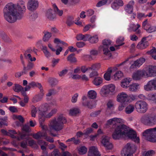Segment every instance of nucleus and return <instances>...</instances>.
<instances>
[{
  "label": "nucleus",
  "mask_w": 156,
  "mask_h": 156,
  "mask_svg": "<svg viewBox=\"0 0 156 156\" xmlns=\"http://www.w3.org/2000/svg\"><path fill=\"white\" fill-rule=\"evenodd\" d=\"M26 10L25 2L23 1H19L16 4L9 3L3 9L4 17L9 23H13L23 17Z\"/></svg>",
  "instance_id": "nucleus-1"
},
{
  "label": "nucleus",
  "mask_w": 156,
  "mask_h": 156,
  "mask_svg": "<svg viewBox=\"0 0 156 156\" xmlns=\"http://www.w3.org/2000/svg\"><path fill=\"white\" fill-rule=\"evenodd\" d=\"M112 136L115 140H119L125 136H128L136 143L140 142L139 137L136 136L135 131L130 130L128 127L124 124L120 125L115 128Z\"/></svg>",
  "instance_id": "nucleus-2"
},
{
  "label": "nucleus",
  "mask_w": 156,
  "mask_h": 156,
  "mask_svg": "<svg viewBox=\"0 0 156 156\" xmlns=\"http://www.w3.org/2000/svg\"><path fill=\"white\" fill-rule=\"evenodd\" d=\"M66 122V120L64 116L62 115H59L51 121L49 125V128L48 130L52 136H56L57 135L53 133L52 130L59 131L62 130L63 128L64 124Z\"/></svg>",
  "instance_id": "nucleus-3"
},
{
  "label": "nucleus",
  "mask_w": 156,
  "mask_h": 156,
  "mask_svg": "<svg viewBox=\"0 0 156 156\" xmlns=\"http://www.w3.org/2000/svg\"><path fill=\"white\" fill-rule=\"evenodd\" d=\"M143 135L145 136L148 141L153 143L156 142V127L146 129L143 133Z\"/></svg>",
  "instance_id": "nucleus-4"
},
{
  "label": "nucleus",
  "mask_w": 156,
  "mask_h": 156,
  "mask_svg": "<svg viewBox=\"0 0 156 156\" xmlns=\"http://www.w3.org/2000/svg\"><path fill=\"white\" fill-rule=\"evenodd\" d=\"M148 104L143 100L137 101L135 105L136 111L139 113H146L148 109Z\"/></svg>",
  "instance_id": "nucleus-5"
},
{
  "label": "nucleus",
  "mask_w": 156,
  "mask_h": 156,
  "mask_svg": "<svg viewBox=\"0 0 156 156\" xmlns=\"http://www.w3.org/2000/svg\"><path fill=\"white\" fill-rule=\"evenodd\" d=\"M39 2L37 0H29L27 4V9L30 11H33L38 7Z\"/></svg>",
  "instance_id": "nucleus-6"
},
{
  "label": "nucleus",
  "mask_w": 156,
  "mask_h": 156,
  "mask_svg": "<svg viewBox=\"0 0 156 156\" xmlns=\"http://www.w3.org/2000/svg\"><path fill=\"white\" fill-rule=\"evenodd\" d=\"M129 99V97L126 93L122 92L119 93L117 96V100L118 101L125 103L128 102Z\"/></svg>",
  "instance_id": "nucleus-7"
},
{
  "label": "nucleus",
  "mask_w": 156,
  "mask_h": 156,
  "mask_svg": "<svg viewBox=\"0 0 156 156\" xmlns=\"http://www.w3.org/2000/svg\"><path fill=\"white\" fill-rule=\"evenodd\" d=\"M101 143L107 149L110 150L112 148V145L110 141L109 137L108 136H103Z\"/></svg>",
  "instance_id": "nucleus-8"
},
{
  "label": "nucleus",
  "mask_w": 156,
  "mask_h": 156,
  "mask_svg": "<svg viewBox=\"0 0 156 156\" xmlns=\"http://www.w3.org/2000/svg\"><path fill=\"white\" fill-rule=\"evenodd\" d=\"M137 147L134 144L128 143L125 146L122 151L126 152L134 153L136 151Z\"/></svg>",
  "instance_id": "nucleus-9"
},
{
  "label": "nucleus",
  "mask_w": 156,
  "mask_h": 156,
  "mask_svg": "<svg viewBox=\"0 0 156 156\" xmlns=\"http://www.w3.org/2000/svg\"><path fill=\"white\" fill-rule=\"evenodd\" d=\"M144 89L145 90L148 91L156 90L154 79L149 81L147 84L144 86Z\"/></svg>",
  "instance_id": "nucleus-10"
},
{
  "label": "nucleus",
  "mask_w": 156,
  "mask_h": 156,
  "mask_svg": "<svg viewBox=\"0 0 156 156\" xmlns=\"http://www.w3.org/2000/svg\"><path fill=\"white\" fill-rule=\"evenodd\" d=\"M88 156H101L98 149L96 147H90L88 153Z\"/></svg>",
  "instance_id": "nucleus-11"
},
{
  "label": "nucleus",
  "mask_w": 156,
  "mask_h": 156,
  "mask_svg": "<svg viewBox=\"0 0 156 156\" xmlns=\"http://www.w3.org/2000/svg\"><path fill=\"white\" fill-rule=\"evenodd\" d=\"M102 43L104 53V54L107 55L110 52L108 48L109 46L111 44V41L109 40L105 39L103 41Z\"/></svg>",
  "instance_id": "nucleus-12"
},
{
  "label": "nucleus",
  "mask_w": 156,
  "mask_h": 156,
  "mask_svg": "<svg viewBox=\"0 0 156 156\" xmlns=\"http://www.w3.org/2000/svg\"><path fill=\"white\" fill-rule=\"evenodd\" d=\"M144 76V74L143 70H137L132 75L133 79L136 80L141 79Z\"/></svg>",
  "instance_id": "nucleus-13"
},
{
  "label": "nucleus",
  "mask_w": 156,
  "mask_h": 156,
  "mask_svg": "<svg viewBox=\"0 0 156 156\" xmlns=\"http://www.w3.org/2000/svg\"><path fill=\"white\" fill-rule=\"evenodd\" d=\"M145 59L144 58H140L135 61L130 66V69H132L139 67L145 62Z\"/></svg>",
  "instance_id": "nucleus-14"
},
{
  "label": "nucleus",
  "mask_w": 156,
  "mask_h": 156,
  "mask_svg": "<svg viewBox=\"0 0 156 156\" xmlns=\"http://www.w3.org/2000/svg\"><path fill=\"white\" fill-rule=\"evenodd\" d=\"M134 2L133 1H131L125 6L124 10L128 14L132 13L133 11V6Z\"/></svg>",
  "instance_id": "nucleus-15"
},
{
  "label": "nucleus",
  "mask_w": 156,
  "mask_h": 156,
  "mask_svg": "<svg viewBox=\"0 0 156 156\" xmlns=\"http://www.w3.org/2000/svg\"><path fill=\"white\" fill-rule=\"evenodd\" d=\"M124 122V120L121 118H114L110 119L107 121L108 125H115L117 123H122Z\"/></svg>",
  "instance_id": "nucleus-16"
},
{
  "label": "nucleus",
  "mask_w": 156,
  "mask_h": 156,
  "mask_svg": "<svg viewBox=\"0 0 156 156\" xmlns=\"http://www.w3.org/2000/svg\"><path fill=\"white\" fill-rule=\"evenodd\" d=\"M140 120L141 122L145 126H151L148 114H145L141 117Z\"/></svg>",
  "instance_id": "nucleus-17"
},
{
  "label": "nucleus",
  "mask_w": 156,
  "mask_h": 156,
  "mask_svg": "<svg viewBox=\"0 0 156 156\" xmlns=\"http://www.w3.org/2000/svg\"><path fill=\"white\" fill-rule=\"evenodd\" d=\"M147 37H144L141 40L137 46V48L143 49L146 48L148 45V43L147 41H146V39Z\"/></svg>",
  "instance_id": "nucleus-18"
},
{
  "label": "nucleus",
  "mask_w": 156,
  "mask_h": 156,
  "mask_svg": "<svg viewBox=\"0 0 156 156\" xmlns=\"http://www.w3.org/2000/svg\"><path fill=\"white\" fill-rule=\"evenodd\" d=\"M144 76L147 77H152L151 65H149L143 69Z\"/></svg>",
  "instance_id": "nucleus-19"
},
{
  "label": "nucleus",
  "mask_w": 156,
  "mask_h": 156,
  "mask_svg": "<svg viewBox=\"0 0 156 156\" xmlns=\"http://www.w3.org/2000/svg\"><path fill=\"white\" fill-rule=\"evenodd\" d=\"M151 126L156 124V114L152 113L148 114Z\"/></svg>",
  "instance_id": "nucleus-20"
},
{
  "label": "nucleus",
  "mask_w": 156,
  "mask_h": 156,
  "mask_svg": "<svg viewBox=\"0 0 156 156\" xmlns=\"http://www.w3.org/2000/svg\"><path fill=\"white\" fill-rule=\"evenodd\" d=\"M147 99L151 102L156 104V93L148 94Z\"/></svg>",
  "instance_id": "nucleus-21"
},
{
  "label": "nucleus",
  "mask_w": 156,
  "mask_h": 156,
  "mask_svg": "<svg viewBox=\"0 0 156 156\" xmlns=\"http://www.w3.org/2000/svg\"><path fill=\"white\" fill-rule=\"evenodd\" d=\"M131 80L130 78H126L122 80L121 83V86L124 88H127L129 87V85Z\"/></svg>",
  "instance_id": "nucleus-22"
},
{
  "label": "nucleus",
  "mask_w": 156,
  "mask_h": 156,
  "mask_svg": "<svg viewBox=\"0 0 156 156\" xmlns=\"http://www.w3.org/2000/svg\"><path fill=\"white\" fill-rule=\"evenodd\" d=\"M45 16L50 20H53L55 18V16L53 13V11L51 9H48L47 11Z\"/></svg>",
  "instance_id": "nucleus-23"
},
{
  "label": "nucleus",
  "mask_w": 156,
  "mask_h": 156,
  "mask_svg": "<svg viewBox=\"0 0 156 156\" xmlns=\"http://www.w3.org/2000/svg\"><path fill=\"white\" fill-rule=\"evenodd\" d=\"M40 93L38 95H36L32 101L33 102L36 103L37 102H38L39 101H41V99L42 98L44 94L43 93V90L42 89V91H40Z\"/></svg>",
  "instance_id": "nucleus-24"
},
{
  "label": "nucleus",
  "mask_w": 156,
  "mask_h": 156,
  "mask_svg": "<svg viewBox=\"0 0 156 156\" xmlns=\"http://www.w3.org/2000/svg\"><path fill=\"white\" fill-rule=\"evenodd\" d=\"M106 85H105L101 88L100 94L102 96H105L109 94L108 89Z\"/></svg>",
  "instance_id": "nucleus-25"
},
{
  "label": "nucleus",
  "mask_w": 156,
  "mask_h": 156,
  "mask_svg": "<svg viewBox=\"0 0 156 156\" xmlns=\"http://www.w3.org/2000/svg\"><path fill=\"white\" fill-rule=\"evenodd\" d=\"M49 107V105L47 104H45L41 105L39 108V111L40 112L39 114L40 115V113H43L47 111Z\"/></svg>",
  "instance_id": "nucleus-26"
},
{
  "label": "nucleus",
  "mask_w": 156,
  "mask_h": 156,
  "mask_svg": "<svg viewBox=\"0 0 156 156\" xmlns=\"http://www.w3.org/2000/svg\"><path fill=\"white\" fill-rule=\"evenodd\" d=\"M112 72L111 68H109L108 69L107 72L104 74V77L105 79L107 81H109L111 79V74Z\"/></svg>",
  "instance_id": "nucleus-27"
},
{
  "label": "nucleus",
  "mask_w": 156,
  "mask_h": 156,
  "mask_svg": "<svg viewBox=\"0 0 156 156\" xmlns=\"http://www.w3.org/2000/svg\"><path fill=\"white\" fill-rule=\"evenodd\" d=\"M29 85L31 86V87H37L40 89V91H42V87L40 83L32 81L29 83Z\"/></svg>",
  "instance_id": "nucleus-28"
},
{
  "label": "nucleus",
  "mask_w": 156,
  "mask_h": 156,
  "mask_svg": "<svg viewBox=\"0 0 156 156\" xmlns=\"http://www.w3.org/2000/svg\"><path fill=\"white\" fill-rule=\"evenodd\" d=\"M139 86L138 83H133L129 86V90L131 91H136L139 88Z\"/></svg>",
  "instance_id": "nucleus-29"
},
{
  "label": "nucleus",
  "mask_w": 156,
  "mask_h": 156,
  "mask_svg": "<svg viewBox=\"0 0 156 156\" xmlns=\"http://www.w3.org/2000/svg\"><path fill=\"white\" fill-rule=\"evenodd\" d=\"M134 109V106L132 105H129L126 107L125 111L126 114H129L132 113Z\"/></svg>",
  "instance_id": "nucleus-30"
},
{
  "label": "nucleus",
  "mask_w": 156,
  "mask_h": 156,
  "mask_svg": "<svg viewBox=\"0 0 156 156\" xmlns=\"http://www.w3.org/2000/svg\"><path fill=\"white\" fill-rule=\"evenodd\" d=\"M67 60L71 63H75L77 62L74 54H71L69 55L67 58Z\"/></svg>",
  "instance_id": "nucleus-31"
},
{
  "label": "nucleus",
  "mask_w": 156,
  "mask_h": 156,
  "mask_svg": "<svg viewBox=\"0 0 156 156\" xmlns=\"http://www.w3.org/2000/svg\"><path fill=\"white\" fill-rule=\"evenodd\" d=\"M39 120L40 125L42 128L44 130H46L47 129V127L43 124V122L45 121V118L43 115H41V117H39Z\"/></svg>",
  "instance_id": "nucleus-32"
},
{
  "label": "nucleus",
  "mask_w": 156,
  "mask_h": 156,
  "mask_svg": "<svg viewBox=\"0 0 156 156\" xmlns=\"http://www.w3.org/2000/svg\"><path fill=\"white\" fill-rule=\"evenodd\" d=\"M140 25L139 24L136 25L133 24L130 25L129 28V31H133L135 32L140 27Z\"/></svg>",
  "instance_id": "nucleus-33"
},
{
  "label": "nucleus",
  "mask_w": 156,
  "mask_h": 156,
  "mask_svg": "<svg viewBox=\"0 0 156 156\" xmlns=\"http://www.w3.org/2000/svg\"><path fill=\"white\" fill-rule=\"evenodd\" d=\"M113 0H102L98 2L97 4V7H101L106 4V3L109 4Z\"/></svg>",
  "instance_id": "nucleus-34"
},
{
  "label": "nucleus",
  "mask_w": 156,
  "mask_h": 156,
  "mask_svg": "<svg viewBox=\"0 0 156 156\" xmlns=\"http://www.w3.org/2000/svg\"><path fill=\"white\" fill-rule=\"evenodd\" d=\"M44 35L43 38V40L44 41H47L51 36V34L47 31H44Z\"/></svg>",
  "instance_id": "nucleus-35"
},
{
  "label": "nucleus",
  "mask_w": 156,
  "mask_h": 156,
  "mask_svg": "<svg viewBox=\"0 0 156 156\" xmlns=\"http://www.w3.org/2000/svg\"><path fill=\"white\" fill-rule=\"evenodd\" d=\"M147 53L151 55L152 58L155 60H156V48H153L151 50L147 52Z\"/></svg>",
  "instance_id": "nucleus-36"
},
{
  "label": "nucleus",
  "mask_w": 156,
  "mask_h": 156,
  "mask_svg": "<svg viewBox=\"0 0 156 156\" xmlns=\"http://www.w3.org/2000/svg\"><path fill=\"white\" fill-rule=\"evenodd\" d=\"M80 112V110L77 108H73L70 110L69 114L70 115L74 116Z\"/></svg>",
  "instance_id": "nucleus-37"
},
{
  "label": "nucleus",
  "mask_w": 156,
  "mask_h": 156,
  "mask_svg": "<svg viewBox=\"0 0 156 156\" xmlns=\"http://www.w3.org/2000/svg\"><path fill=\"white\" fill-rule=\"evenodd\" d=\"M124 41L123 38L122 37H120L118 38L116 41V44L117 45H115V46L117 49L119 48V47L124 44V43H122Z\"/></svg>",
  "instance_id": "nucleus-38"
},
{
  "label": "nucleus",
  "mask_w": 156,
  "mask_h": 156,
  "mask_svg": "<svg viewBox=\"0 0 156 156\" xmlns=\"http://www.w3.org/2000/svg\"><path fill=\"white\" fill-rule=\"evenodd\" d=\"M102 79L100 77H97L95 78L93 81L94 84L96 86L100 85L102 83Z\"/></svg>",
  "instance_id": "nucleus-39"
},
{
  "label": "nucleus",
  "mask_w": 156,
  "mask_h": 156,
  "mask_svg": "<svg viewBox=\"0 0 156 156\" xmlns=\"http://www.w3.org/2000/svg\"><path fill=\"white\" fill-rule=\"evenodd\" d=\"M123 76V73L121 71H118L114 75L113 78L115 80H117Z\"/></svg>",
  "instance_id": "nucleus-40"
},
{
  "label": "nucleus",
  "mask_w": 156,
  "mask_h": 156,
  "mask_svg": "<svg viewBox=\"0 0 156 156\" xmlns=\"http://www.w3.org/2000/svg\"><path fill=\"white\" fill-rule=\"evenodd\" d=\"M53 7L55 12L57 15L59 16H62L63 13L62 10H59L55 4H53Z\"/></svg>",
  "instance_id": "nucleus-41"
},
{
  "label": "nucleus",
  "mask_w": 156,
  "mask_h": 156,
  "mask_svg": "<svg viewBox=\"0 0 156 156\" xmlns=\"http://www.w3.org/2000/svg\"><path fill=\"white\" fill-rule=\"evenodd\" d=\"M101 67L99 63L94 64L91 66V67H89V69L91 70L96 71L98 70Z\"/></svg>",
  "instance_id": "nucleus-42"
},
{
  "label": "nucleus",
  "mask_w": 156,
  "mask_h": 156,
  "mask_svg": "<svg viewBox=\"0 0 156 156\" xmlns=\"http://www.w3.org/2000/svg\"><path fill=\"white\" fill-rule=\"evenodd\" d=\"M42 50L43 51L45 56L47 58H48L51 56V54L48 51L47 48L46 46H42Z\"/></svg>",
  "instance_id": "nucleus-43"
},
{
  "label": "nucleus",
  "mask_w": 156,
  "mask_h": 156,
  "mask_svg": "<svg viewBox=\"0 0 156 156\" xmlns=\"http://www.w3.org/2000/svg\"><path fill=\"white\" fill-rule=\"evenodd\" d=\"M13 89L15 92H19L23 90V88L19 84H16L13 87Z\"/></svg>",
  "instance_id": "nucleus-44"
},
{
  "label": "nucleus",
  "mask_w": 156,
  "mask_h": 156,
  "mask_svg": "<svg viewBox=\"0 0 156 156\" xmlns=\"http://www.w3.org/2000/svg\"><path fill=\"white\" fill-rule=\"evenodd\" d=\"M97 96L96 93L93 90H90L88 93V97L90 99H94Z\"/></svg>",
  "instance_id": "nucleus-45"
},
{
  "label": "nucleus",
  "mask_w": 156,
  "mask_h": 156,
  "mask_svg": "<svg viewBox=\"0 0 156 156\" xmlns=\"http://www.w3.org/2000/svg\"><path fill=\"white\" fill-rule=\"evenodd\" d=\"M73 142L75 144H78L80 143V140L78 139H76L75 137H73L68 139L66 140V142Z\"/></svg>",
  "instance_id": "nucleus-46"
},
{
  "label": "nucleus",
  "mask_w": 156,
  "mask_h": 156,
  "mask_svg": "<svg viewBox=\"0 0 156 156\" xmlns=\"http://www.w3.org/2000/svg\"><path fill=\"white\" fill-rule=\"evenodd\" d=\"M79 153L80 154H86L87 151V149L85 146H82L78 149Z\"/></svg>",
  "instance_id": "nucleus-47"
},
{
  "label": "nucleus",
  "mask_w": 156,
  "mask_h": 156,
  "mask_svg": "<svg viewBox=\"0 0 156 156\" xmlns=\"http://www.w3.org/2000/svg\"><path fill=\"white\" fill-rule=\"evenodd\" d=\"M149 33H151L156 31V26H151L150 24L146 30Z\"/></svg>",
  "instance_id": "nucleus-48"
},
{
  "label": "nucleus",
  "mask_w": 156,
  "mask_h": 156,
  "mask_svg": "<svg viewBox=\"0 0 156 156\" xmlns=\"http://www.w3.org/2000/svg\"><path fill=\"white\" fill-rule=\"evenodd\" d=\"M93 129L91 128H88L85 130L83 132L84 135L88 136L93 132Z\"/></svg>",
  "instance_id": "nucleus-49"
},
{
  "label": "nucleus",
  "mask_w": 156,
  "mask_h": 156,
  "mask_svg": "<svg viewBox=\"0 0 156 156\" xmlns=\"http://www.w3.org/2000/svg\"><path fill=\"white\" fill-rule=\"evenodd\" d=\"M106 86L108 89L109 93L110 92H114L115 91V87L114 84H111L106 85Z\"/></svg>",
  "instance_id": "nucleus-50"
},
{
  "label": "nucleus",
  "mask_w": 156,
  "mask_h": 156,
  "mask_svg": "<svg viewBox=\"0 0 156 156\" xmlns=\"http://www.w3.org/2000/svg\"><path fill=\"white\" fill-rule=\"evenodd\" d=\"M24 55L25 57L27 59H29L31 61H35L36 58L35 57H34L33 58H32L31 56V55L30 54H24Z\"/></svg>",
  "instance_id": "nucleus-51"
},
{
  "label": "nucleus",
  "mask_w": 156,
  "mask_h": 156,
  "mask_svg": "<svg viewBox=\"0 0 156 156\" xmlns=\"http://www.w3.org/2000/svg\"><path fill=\"white\" fill-rule=\"evenodd\" d=\"M89 41L91 43H96L98 41V37L97 36L91 37Z\"/></svg>",
  "instance_id": "nucleus-52"
},
{
  "label": "nucleus",
  "mask_w": 156,
  "mask_h": 156,
  "mask_svg": "<svg viewBox=\"0 0 156 156\" xmlns=\"http://www.w3.org/2000/svg\"><path fill=\"white\" fill-rule=\"evenodd\" d=\"M29 145L30 146H32L33 147L37 148L38 146L36 142L34 140H29L28 142Z\"/></svg>",
  "instance_id": "nucleus-53"
},
{
  "label": "nucleus",
  "mask_w": 156,
  "mask_h": 156,
  "mask_svg": "<svg viewBox=\"0 0 156 156\" xmlns=\"http://www.w3.org/2000/svg\"><path fill=\"white\" fill-rule=\"evenodd\" d=\"M41 149L42 151V154L43 156H48V152L47 151L46 147L45 146H42L41 147Z\"/></svg>",
  "instance_id": "nucleus-54"
},
{
  "label": "nucleus",
  "mask_w": 156,
  "mask_h": 156,
  "mask_svg": "<svg viewBox=\"0 0 156 156\" xmlns=\"http://www.w3.org/2000/svg\"><path fill=\"white\" fill-rule=\"evenodd\" d=\"M18 134L20 136V139L23 140L26 139L27 140H28L29 139L28 135L26 133H19Z\"/></svg>",
  "instance_id": "nucleus-55"
},
{
  "label": "nucleus",
  "mask_w": 156,
  "mask_h": 156,
  "mask_svg": "<svg viewBox=\"0 0 156 156\" xmlns=\"http://www.w3.org/2000/svg\"><path fill=\"white\" fill-rule=\"evenodd\" d=\"M37 17L38 15L37 13L32 12L30 13V18L31 20L33 21Z\"/></svg>",
  "instance_id": "nucleus-56"
},
{
  "label": "nucleus",
  "mask_w": 156,
  "mask_h": 156,
  "mask_svg": "<svg viewBox=\"0 0 156 156\" xmlns=\"http://www.w3.org/2000/svg\"><path fill=\"white\" fill-rule=\"evenodd\" d=\"M74 19L73 17H69L66 22V23L68 26H70L74 23L73 21Z\"/></svg>",
  "instance_id": "nucleus-57"
},
{
  "label": "nucleus",
  "mask_w": 156,
  "mask_h": 156,
  "mask_svg": "<svg viewBox=\"0 0 156 156\" xmlns=\"http://www.w3.org/2000/svg\"><path fill=\"white\" fill-rule=\"evenodd\" d=\"M68 72V70L67 69H63L61 71L58 72V73L60 77H63Z\"/></svg>",
  "instance_id": "nucleus-58"
},
{
  "label": "nucleus",
  "mask_w": 156,
  "mask_h": 156,
  "mask_svg": "<svg viewBox=\"0 0 156 156\" xmlns=\"http://www.w3.org/2000/svg\"><path fill=\"white\" fill-rule=\"evenodd\" d=\"M27 71L23 70L22 72H19L15 73V76L16 77H19L21 76L22 75L27 74Z\"/></svg>",
  "instance_id": "nucleus-59"
},
{
  "label": "nucleus",
  "mask_w": 156,
  "mask_h": 156,
  "mask_svg": "<svg viewBox=\"0 0 156 156\" xmlns=\"http://www.w3.org/2000/svg\"><path fill=\"white\" fill-rule=\"evenodd\" d=\"M38 144L41 146V148L42 146H45L48 145V143L42 140H39L37 141Z\"/></svg>",
  "instance_id": "nucleus-60"
},
{
  "label": "nucleus",
  "mask_w": 156,
  "mask_h": 156,
  "mask_svg": "<svg viewBox=\"0 0 156 156\" xmlns=\"http://www.w3.org/2000/svg\"><path fill=\"white\" fill-rule=\"evenodd\" d=\"M60 153L57 149H55L51 153V156H60Z\"/></svg>",
  "instance_id": "nucleus-61"
},
{
  "label": "nucleus",
  "mask_w": 156,
  "mask_h": 156,
  "mask_svg": "<svg viewBox=\"0 0 156 156\" xmlns=\"http://www.w3.org/2000/svg\"><path fill=\"white\" fill-rule=\"evenodd\" d=\"M152 76H156V66L151 65Z\"/></svg>",
  "instance_id": "nucleus-62"
},
{
  "label": "nucleus",
  "mask_w": 156,
  "mask_h": 156,
  "mask_svg": "<svg viewBox=\"0 0 156 156\" xmlns=\"http://www.w3.org/2000/svg\"><path fill=\"white\" fill-rule=\"evenodd\" d=\"M49 82L51 86H53L56 84L57 81L55 79L51 78L50 79Z\"/></svg>",
  "instance_id": "nucleus-63"
},
{
  "label": "nucleus",
  "mask_w": 156,
  "mask_h": 156,
  "mask_svg": "<svg viewBox=\"0 0 156 156\" xmlns=\"http://www.w3.org/2000/svg\"><path fill=\"white\" fill-rule=\"evenodd\" d=\"M98 75V73L97 71H94L92 72L90 74L89 76L90 78H93L96 77Z\"/></svg>",
  "instance_id": "nucleus-64"
}]
</instances>
